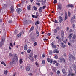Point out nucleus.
Returning <instances> with one entry per match:
<instances>
[{"mask_svg": "<svg viewBox=\"0 0 76 76\" xmlns=\"http://www.w3.org/2000/svg\"><path fill=\"white\" fill-rule=\"evenodd\" d=\"M64 58H60L59 60V61L61 63L62 61H64Z\"/></svg>", "mask_w": 76, "mask_h": 76, "instance_id": "11", "label": "nucleus"}, {"mask_svg": "<svg viewBox=\"0 0 76 76\" xmlns=\"http://www.w3.org/2000/svg\"><path fill=\"white\" fill-rule=\"evenodd\" d=\"M4 41L2 39L0 43V47H1L3 45H4Z\"/></svg>", "mask_w": 76, "mask_h": 76, "instance_id": "6", "label": "nucleus"}, {"mask_svg": "<svg viewBox=\"0 0 76 76\" xmlns=\"http://www.w3.org/2000/svg\"><path fill=\"white\" fill-rule=\"evenodd\" d=\"M50 35H51V33H49L47 34V35H48V36H50Z\"/></svg>", "mask_w": 76, "mask_h": 76, "instance_id": "64", "label": "nucleus"}, {"mask_svg": "<svg viewBox=\"0 0 76 76\" xmlns=\"http://www.w3.org/2000/svg\"><path fill=\"white\" fill-rule=\"evenodd\" d=\"M8 71L7 70L4 71V74L5 75H7V74Z\"/></svg>", "mask_w": 76, "mask_h": 76, "instance_id": "32", "label": "nucleus"}, {"mask_svg": "<svg viewBox=\"0 0 76 76\" xmlns=\"http://www.w3.org/2000/svg\"><path fill=\"white\" fill-rule=\"evenodd\" d=\"M21 36H22V33H20L17 36V38H20V37H21Z\"/></svg>", "mask_w": 76, "mask_h": 76, "instance_id": "12", "label": "nucleus"}, {"mask_svg": "<svg viewBox=\"0 0 76 76\" xmlns=\"http://www.w3.org/2000/svg\"><path fill=\"white\" fill-rule=\"evenodd\" d=\"M75 42V40L74 39H73L72 40H71V42L72 43H74Z\"/></svg>", "mask_w": 76, "mask_h": 76, "instance_id": "43", "label": "nucleus"}, {"mask_svg": "<svg viewBox=\"0 0 76 76\" xmlns=\"http://www.w3.org/2000/svg\"><path fill=\"white\" fill-rule=\"evenodd\" d=\"M13 61H12L10 63V65L12 66V65H13L15 63V61L16 60V61H18V58L16 56H15L14 57V59Z\"/></svg>", "mask_w": 76, "mask_h": 76, "instance_id": "1", "label": "nucleus"}, {"mask_svg": "<svg viewBox=\"0 0 76 76\" xmlns=\"http://www.w3.org/2000/svg\"><path fill=\"white\" fill-rule=\"evenodd\" d=\"M31 68V66H28L26 68V71H29L30 70V68Z\"/></svg>", "mask_w": 76, "mask_h": 76, "instance_id": "14", "label": "nucleus"}, {"mask_svg": "<svg viewBox=\"0 0 76 76\" xmlns=\"http://www.w3.org/2000/svg\"><path fill=\"white\" fill-rule=\"evenodd\" d=\"M34 58L36 59V58H37V55H34Z\"/></svg>", "mask_w": 76, "mask_h": 76, "instance_id": "51", "label": "nucleus"}, {"mask_svg": "<svg viewBox=\"0 0 76 76\" xmlns=\"http://www.w3.org/2000/svg\"><path fill=\"white\" fill-rule=\"evenodd\" d=\"M49 62L51 64L52 63H53V59H50V61H49Z\"/></svg>", "mask_w": 76, "mask_h": 76, "instance_id": "39", "label": "nucleus"}, {"mask_svg": "<svg viewBox=\"0 0 76 76\" xmlns=\"http://www.w3.org/2000/svg\"><path fill=\"white\" fill-rule=\"evenodd\" d=\"M24 49L25 51H27L28 50V46L26 44H25L24 47Z\"/></svg>", "mask_w": 76, "mask_h": 76, "instance_id": "8", "label": "nucleus"}, {"mask_svg": "<svg viewBox=\"0 0 76 76\" xmlns=\"http://www.w3.org/2000/svg\"><path fill=\"white\" fill-rule=\"evenodd\" d=\"M62 72L63 74H64V75H65V74H66V70L64 69H62Z\"/></svg>", "mask_w": 76, "mask_h": 76, "instance_id": "19", "label": "nucleus"}, {"mask_svg": "<svg viewBox=\"0 0 76 76\" xmlns=\"http://www.w3.org/2000/svg\"><path fill=\"white\" fill-rule=\"evenodd\" d=\"M42 63L43 64H45V60H43L42 61Z\"/></svg>", "mask_w": 76, "mask_h": 76, "instance_id": "49", "label": "nucleus"}, {"mask_svg": "<svg viewBox=\"0 0 76 76\" xmlns=\"http://www.w3.org/2000/svg\"><path fill=\"white\" fill-rule=\"evenodd\" d=\"M12 22V21L11 20H9V23H11Z\"/></svg>", "mask_w": 76, "mask_h": 76, "instance_id": "60", "label": "nucleus"}, {"mask_svg": "<svg viewBox=\"0 0 76 76\" xmlns=\"http://www.w3.org/2000/svg\"><path fill=\"white\" fill-rule=\"evenodd\" d=\"M7 7V5H6V4H4L3 7V8L4 9H6V8Z\"/></svg>", "mask_w": 76, "mask_h": 76, "instance_id": "30", "label": "nucleus"}, {"mask_svg": "<svg viewBox=\"0 0 76 76\" xmlns=\"http://www.w3.org/2000/svg\"><path fill=\"white\" fill-rule=\"evenodd\" d=\"M35 64H36V66H39V64L37 62L35 63Z\"/></svg>", "mask_w": 76, "mask_h": 76, "instance_id": "45", "label": "nucleus"}, {"mask_svg": "<svg viewBox=\"0 0 76 76\" xmlns=\"http://www.w3.org/2000/svg\"><path fill=\"white\" fill-rule=\"evenodd\" d=\"M61 44L62 48H66V45H63V44H64V43H61Z\"/></svg>", "mask_w": 76, "mask_h": 76, "instance_id": "13", "label": "nucleus"}, {"mask_svg": "<svg viewBox=\"0 0 76 76\" xmlns=\"http://www.w3.org/2000/svg\"><path fill=\"white\" fill-rule=\"evenodd\" d=\"M57 73L58 75H59V74H60V71H59V70L57 71Z\"/></svg>", "mask_w": 76, "mask_h": 76, "instance_id": "38", "label": "nucleus"}, {"mask_svg": "<svg viewBox=\"0 0 76 76\" xmlns=\"http://www.w3.org/2000/svg\"><path fill=\"white\" fill-rule=\"evenodd\" d=\"M38 24H39V22L38 21H37L36 22V23H35V25H37V24L38 25Z\"/></svg>", "mask_w": 76, "mask_h": 76, "instance_id": "47", "label": "nucleus"}, {"mask_svg": "<svg viewBox=\"0 0 76 76\" xmlns=\"http://www.w3.org/2000/svg\"><path fill=\"white\" fill-rule=\"evenodd\" d=\"M68 16L69 17H70V15H71V13H70V12L69 11L68 12Z\"/></svg>", "mask_w": 76, "mask_h": 76, "instance_id": "36", "label": "nucleus"}, {"mask_svg": "<svg viewBox=\"0 0 76 76\" xmlns=\"http://www.w3.org/2000/svg\"><path fill=\"white\" fill-rule=\"evenodd\" d=\"M59 20V21L60 23H61L63 21V17H61V16H59L58 17Z\"/></svg>", "mask_w": 76, "mask_h": 76, "instance_id": "3", "label": "nucleus"}, {"mask_svg": "<svg viewBox=\"0 0 76 76\" xmlns=\"http://www.w3.org/2000/svg\"><path fill=\"white\" fill-rule=\"evenodd\" d=\"M22 12V10L20 8H18L17 9V12L18 14H20V13Z\"/></svg>", "mask_w": 76, "mask_h": 76, "instance_id": "4", "label": "nucleus"}, {"mask_svg": "<svg viewBox=\"0 0 76 76\" xmlns=\"http://www.w3.org/2000/svg\"><path fill=\"white\" fill-rule=\"evenodd\" d=\"M75 38H76V35H75V34L73 36L72 39H75Z\"/></svg>", "mask_w": 76, "mask_h": 76, "instance_id": "27", "label": "nucleus"}, {"mask_svg": "<svg viewBox=\"0 0 76 76\" xmlns=\"http://www.w3.org/2000/svg\"><path fill=\"white\" fill-rule=\"evenodd\" d=\"M46 7V6H44L42 7V10H44L45 8Z\"/></svg>", "mask_w": 76, "mask_h": 76, "instance_id": "48", "label": "nucleus"}, {"mask_svg": "<svg viewBox=\"0 0 76 76\" xmlns=\"http://www.w3.org/2000/svg\"><path fill=\"white\" fill-rule=\"evenodd\" d=\"M55 59H57L58 58V56L57 55H55L54 57Z\"/></svg>", "mask_w": 76, "mask_h": 76, "instance_id": "40", "label": "nucleus"}, {"mask_svg": "<svg viewBox=\"0 0 76 76\" xmlns=\"http://www.w3.org/2000/svg\"><path fill=\"white\" fill-rule=\"evenodd\" d=\"M31 49H29L27 50V53H30V52H31Z\"/></svg>", "mask_w": 76, "mask_h": 76, "instance_id": "41", "label": "nucleus"}, {"mask_svg": "<svg viewBox=\"0 0 76 76\" xmlns=\"http://www.w3.org/2000/svg\"><path fill=\"white\" fill-rule=\"evenodd\" d=\"M14 9L13 6H11L10 8L11 12H13Z\"/></svg>", "mask_w": 76, "mask_h": 76, "instance_id": "15", "label": "nucleus"}, {"mask_svg": "<svg viewBox=\"0 0 76 76\" xmlns=\"http://www.w3.org/2000/svg\"><path fill=\"white\" fill-rule=\"evenodd\" d=\"M29 58L31 61H34V59L32 57H29Z\"/></svg>", "mask_w": 76, "mask_h": 76, "instance_id": "22", "label": "nucleus"}, {"mask_svg": "<svg viewBox=\"0 0 76 76\" xmlns=\"http://www.w3.org/2000/svg\"><path fill=\"white\" fill-rule=\"evenodd\" d=\"M59 65V63H56V64H55V66L57 67Z\"/></svg>", "mask_w": 76, "mask_h": 76, "instance_id": "50", "label": "nucleus"}, {"mask_svg": "<svg viewBox=\"0 0 76 76\" xmlns=\"http://www.w3.org/2000/svg\"><path fill=\"white\" fill-rule=\"evenodd\" d=\"M53 53H58L59 50L57 49H54L53 50Z\"/></svg>", "mask_w": 76, "mask_h": 76, "instance_id": "10", "label": "nucleus"}, {"mask_svg": "<svg viewBox=\"0 0 76 76\" xmlns=\"http://www.w3.org/2000/svg\"><path fill=\"white\" fill-rule=\"evenodd\" d=\"M57 63V61H53V64H55V63Z\"/></svg>", "mask_w": 76, "mask_h": 76, "instance_id": "56", "label": "nucleus"}, {"mask_svg": "<svg viewBox=\"0 0 76 76\" xmlns=\"http://www.w3.org/2000/svg\"><path fill=\"white\" fill-rule=\"evenodd\" d=\"M61 39H59L58 40V41L59 42H61Z\"/></svg>", "mask_w": 76, "mask_h": 76, "instance_id": "57", "label": "nucleus"}, {"mask_svg": "<svg viewBox=\"0 0 76 76\" xmlns=\"http://www.w3.org/2000/svg\"><path fill=\"white\" fill-rule=\"evenodd\" d=\"M10 45L11 47H12V48H13V44L12 43H10Z\"/></svg>", "mask_w": 76, "mask_h": 76, "instance_id": "42", "label": "nucleus"}, {"mask_svg": "<svg viewBox=\"0 0 76 76\" xmlns=\"http://www.w3.org/2000/svg\"><path fill=\"white\" fill-rule=\"evenodd\" d=\"M27 22H29V23H31L32 22V21H31V20H24V23H27Z\"/></svg>", "mask_w": 76, "mask_h": 76, "instance_id": "5", "label": "nucleus"}, {"mask_svg": "<svg viewBox=\"0 0 76 76\" xmlns=\"http://www.w3.org/2000/svg\"><path fill=\"white\" fill-rule=\"evenodd\" d=\"M27 9L28 10H31V5H29L28 7H27Z\"/></svg>", "mask_w": 76, "mask_h": 76, "instance_id": "29", "label": "nucleus"}, {"mask_svg": "<svg viewBox=\"0 0 76 76\" xmlns=\"http://www.w3.org/2000/svg\"><path fill=\"white\" fill-rule=\"evenodd\" d=\"M42 7H40L39 9V12H40V13L41 12H42Z\"/></svg>", "mask_w": 76, "mask_h": 76, "instance_id": "17", "label": "nucleus"}, {"mask_svg": "<svg viewBox=\"0 0 76 76\" xmlns=\"http://www.w3.org/2000/svg\"><path fill=\"white\" fill-rule=\"evenodd\" d=\"M75 20H73V19H71V22L72 23H74V22L75 21Z\"/></svg>", "mask_w": 76, "mask_h": 76, "instance_id": "23", "label": "nucleus"}, {"mask_svg": "<svg viewBox=\"0 0 76 76\" xmlns=\"http://www.w3.org/2000/svg\"><path fill=\"white\" fill-rule=\"evenodd\" d=\"M33 56V54L31 53L29 56V57H32Z\"/></svg>", "mask_w": 76, "mask_h": 76, "instance_id": "33", "label": "nucleus"}, {"mask_svg": "<svg viewBox=\"0 0 76 76\" xmlns=\"http://www.w3.org/2000/svg\"><path fill=\"white\" fill-rule=\"evenodd\" d=\"M36 33L37 37H38L39 36V32L38 31H36Z\"/></svg>", "mask_w": 76, "mask_h": 76, "instance_id": "35", "label": "nucleus"}, {"mask_svg": "<svg viewBox=\"0 0 76 76\" xmlns=\"http://www.w3.org/2000/svg\"><path fill=\"white\" fill-rule=\"evenodd\" d=\"M9 56L10 57H12V54L11 53H10Z\"/></svg>", "mask_w": 76, "mask_h": 76, "instance_id": "63", "label": "nucleus"}, {"mask_svg": "<svg viewBox=\"0 0 76 76\" xmlns=\"http://www.w3.org/2000/svg\"><path fill=\"white\" fill-rule=\"evenodd\" d=\"M34 45L35 47V46H36V45H37V42L34 43Z\"/></svg>", "mask_w": 76, "mask_h": 76, "instance_id": "37", "label": "nucleus"}, {"mask_svg": "<svg viewBox=\"0 0 76 76\" xmlns=\"http://www.w3.org/2000/svg\"><path fill=\"white\" fill-rule=\"evenodd\" d=\"M69 60L71 61L72 60H75V57L73 55H70L69 56Z\"/></svg>", "mask_w": 76, "mask_h": 76, "instance_id": "2", "label": "nucleus"}, {"mask_svg": "<svg viewBox=\"0 0 76 76\" xmlns=\"http://www.w3.org/2000/svg\"><path fill=\"white\" fill-rule=\"evenodd\" d=\"M67 19V14H65V21H66V20Z\"/></svg>", "mask_w": 76, "mask_h": 76, "instance_id": "21", "label": "nucleus"}, {"mask_svg": "<svg viewBox=\"0 0 76 76\" xmlns=\"http://www.w3.org/2000/svg\"><path fill=\"white\" fill-rule=\"evenodd\" d=\"M33 8L34 10H37V7H36L35 6H33Z\"/></svg>", "mask_w": 76, "mask_h": 76, "instance_id": "34", "label": "nucleus"}, {"mask_svg": "<svg viewBox=\"0 0 76 76\" xmlns=\"http://www.w3.org/2000/svg\"><path fill=\"white\" fill-rule=\"evenodd\" d=\"M68 45H69V46H71V44L70 43H69V42H68Z\"/></svg>", "mask_w": 76, "mask_h": 76, "instance_id": "59", "label": "nucleus"}, {"mask_svg": "<svg viewBox=\"0 0 76 76\" xmlns=\"http://www.w3.org/2000/svg\"><path fill=\"white\" fill-rule=\"evenodd\" d=\"M57 30H59L60 29V28L59 27H57L56 28Z\"/></svg>", "mask_w": 76, "mask_h": 76, "instance_id": "61", "label": "nucleus"}, {"mask_svg": "<svg viewBox=\"0 0 76 76\" xmlns=\"http://www.w3.org/2000/svg\"><path fill=\"white\" fill-rule=\"evenodd\" d=\"M45 57V54L44 53L42 55V57L43 58H44V57Z\"/></svg>", "mask_w": 76, "mask_h": 76, "instance_id": "52", "label": "nucleus"}, {"mask_svg": "<svg viewBox=\"0 0 76 76\" xmlns=\"http://www.w3.org/2000/svg\"><path fill=\"white\" fill-rule=\"evenodd\" d=\"M57 1L55 0L54 1V2H53V3L54 4H56V3H57Z\"/></svg>", "mask_w": 76, "mask_h": 76, "instance_id": "53", "label": "nucleus"}, {"mask_svg": "<svg viewBox=\"0 0 76 76\" xmlns=\"http://www.w3.org/2000/svg\"><path fill=\"white\" fill-rule=\"evenodd\" d=\"M61 7H62V6H61V5L59 4L58 7L59 9V10H61Z\"/></svg>", "mask_w": 76, "mask_h": 76, "instance_id": "20", "label": "nucleus"}, {"mask_svg": "<svg viewBox=\"0 0 76 76\" xmlns=\"http://www.w3.org/2000/svg\"><path fill=\"white\" fill-rule=\"evenodd\" d=\"M34 39H35V36H33L31 38V39H32L33 41H35V40H34Z\"/></svg>", "mask_w": 76, "mask_h": 76, "instance_id": "28", "label": "nucleus"}, {"mask_svg": "<svg viewBox=\"0 0 76 76\" xmlns=\"http://www.w3.org/2000/svg\"><path fill=\"white\" fill-rule=\"evenodd\" d=\"M34 29V27H31L30 28V32H31V31H33V30Z\"/></svg>", "mask_w": 76, "mask_h": 76, "instance_id": "24", "label": "nucleus"}, {"mask_svg": "<svg viewBox=\"0 0 76 76\" xmlns=\"http://www.w3.org/2000/svg\"><path fill=\"white\" fill-rule=\"evenodd\" d=\"M36 4L37 6H39L41 5V3H37Z\"/></svg>", "mask_w": 76, "mask_h": 76, "instance_id": "31", "label": "nucleus"}, {"mask_svg": "<svg viewBox=\"0 0 76 76\" xmlns=\"http://www.w3.org/2000/svg\"><path fill=\"white\" fill-rule=\"evenodd\" d=\"M67 7H71L72 8L73 7V5H72V4H68L67 5Z\"/></svg>", "mask_w": 76, "mask_h": 76, "instance_id": "18", "label": "nucleus"}, {"mask_svg": "<svg viewBox=\"0 0 76 76\" xmlns=\"http://www.w3.org/2000/svg\"><path fill=\"white\" fill-rule=\"evenodd\" d=\"M53 53V52L51 51H50L49 52V54H50V55H51V54H52Z\"/></svg>", "mask_w": 76, "mask_h": 76, "instance_id": "54", "label": "nucleus"}, {"mask_svg": "<svg viewBox=\"0 0 76 76\" xmlns=\"http://www.w3.org/2000/svg\"><path fill=\"white\" fill-rule=\"evenodd\" d=\"M53 32L54 33V34H56L57 32V30L56 29H54L53 30Z\"/></svg>", "mask_w": 76, "mask_h": 76, "instance_id": "25", "label": "nucleus"}, {"mask_svg": "<svg viewBox=\"0 0 76 76\" xmlns=\"http://www.w3.org/2000/svg\"><path fill=\"white\" fill-rule=\"evenodd\" d=\"M69 33H71V32H72V29H70V30H69Z\"/></svg>", "mask_w": 76, "mask_h": 76, "instance_id": "55", "label": "nucleus"}, {"mask_svg": "<svg viewBox=\"0 0 76 76\" xmlns=\"http://www.w3.org/2000/svg\"><path fill=\"white\" fill-rule=\"evenodd\" d=\"M55 23H58V22H57V20H56L55 21Z\"/></svg>", "mask_w": 76, "mask_h": 76, "instance_id": "62", "label": "nucleus"}, {"mask_svg": "<svg viewBox=\"0 0 76 76\" xmlns=\"http://www.w3.org/2000/svg\"><path fill=\"white\" fill-rule=\"evenodd\" d=\"M51 44L52 45V47L53 48H55V49H56V48H57V46H56V45H54V42H52Z\"/></svg>", "mask_w": 76, "mask_h": 76, "instance_id": "7", "label": "nucleus"}, {"mask_svg": "<svg viewBox=\"0 0 76 76\" xmlns=\"http://www.w3.org/2000/svg\"><path fill=\"white\" fill-rule=\"evenodd\" d=\"M75 15H74L72 17V18H71V19H73L74 20H75Z\"/></svg>", "mask_w": 76, "mask_h": 76, "instance_id": "44", "label": "nucleus"}, {"mask_svg": "<svg viewBox=\"0 0 76 76\" xmlns=\"http://www.w3.org/2000/svg\"><path fill=\"white\" fill-rule=\"evenodd\" d=\"M19 62L20 64H21V63L23 62V61H22V59H20L19 60Z\"/></svg>", "mask_w": 76, "mask_h": 76, "instance_id": "26", "label": "nucleus"}, {"mask_svg": "<svg viewBox=\"0 0 76 76\" xmlns=\"http://www.w3.org/2000/svg\"><path fill=\"white\" fill-rule=\"evenodd\" d=\"M29 76H32V73H30L28 74Z\"/></svg>", "mask_w": 76, "mask_h": 76, "instance_id": "58", "label": "nucleus"}, {"mask_svg": "<svg viewBox=\"0 0 76 76\" xmlns=\"http://www.w3.org/2000/svg\"><path fill=\"white\" fill-rule=\"evenodd\" d=\"M61 37H64V31H61Z\"/></svg>", "mask_w": 76, "mask_h": 76, "instance_id": "16", "label": "nucleus"}, {"mask_svg": "<svg viewBox=\"0 0 76 76\" xmlns=\"http://www.w3.org/2000/svg\"><path fill=\"white\" fill-rule=\"evenodd\" d=\"M73 34L72 33L69 34V36H68V38H69V39H71V38H72V36H73Z\"/></svg>", "mask_w": 76, "mask_h": 76, "instance_id": "9", "label": "nucleus"}, {"mask_svg": "<svg viewBox=\"0 0 76 76\" xmlns=\"http://www.w3.org/2000/svg\"><path fill=\"white\" fill-rule=\"evenodd\" d=\"M50 59L49 58H48L47 59V60L48 61V63H49V62H50Z\"/></svg>", "mask_w": 76, "mask_h": 76, "instance_id": "46", "label": "nucleus"}]
</instances>
